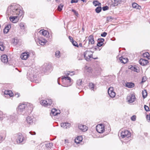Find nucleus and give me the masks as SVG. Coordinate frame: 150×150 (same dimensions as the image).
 I'll use <instances>...</instances> for the list:
<instances>
[{
    "label": "nucleus",
    "mask_w": 150,
    "mask_h": 150,
    "mask_svg": "<svg viewBox=\"0 0 150 150\" xmlns=\"http://www.w3.org/2000/svg\"><path fill=\"white\" fill-rule=\"evenodd\" d=\"M19 6L15 4H13L9 6L7 10L6 14L10 16L9 19L13 23H17L19 18L23 15V11L19 8Z\"/></svg>",
    "instance_id": "1"
},
{
    "label": "nucleus",
    "mask_w": 150,
    "mask_h": 150,
    "mask_svg": "<svg viewBox=\"0 0 150 150\" xmlns=\"http://www.w3.org/2000/svg\"><path fill=\"white\" fill-rule=\"evenodd\" d=\"M33 109V105L29 103L20 104L17 108V111L18 113H21L25 110L31 111Z\"/></svg>",
    "instance_id": "2"
},
{
    "label": "nucleus",
    "mask_w": 150,
    "mask_h": 150,
    "mask_svg": "<svg viewBox=\"0 0 150 150\" xmlns=\"http://www.w3.org/2000/svg\"><path fill=\"white\" fill-rule=\"evenodd\" d=\"M62 86L64 87H68L72 84L71 78L69 76H62Z\"/></svg>",
    "instance_id": "3"
},
{
    "label": "nucleus",
    "mask_w": 150,
    "mask_h": 150,
    "mask_svg": "<svg viewBox=\"0 0 150 150\" xmlns=\"http://www.w3.org/2000/svg\"><path fill=\"white\" fill-rule=\"evenodd\" d=\"M93 52L90 50L86 51L84 53L83 55L85 59L87 61H90L91 58L94 59H98V57L93 58Z\"/></svg>",
    "instance_id": "4"
},
{
    "label": "nucleus",
    "mask_w": 150,
    "mask_h": 150,
    "mask_svg": "<svg viewBox=\"0 0 150 150\" xmlns=\"http://www.w3.org/2000/svg\"><path fill=\"white\" fill-rule=\"evenodd\" d=\"M131 136V133L128 131L126 130H123L121 132L120 137L122 138H125L127 142L129 141L130 139L129 137Z\"/></svg>",
    "instance_id": "5"
},
{
    "label": "nucleus",
    "mask_w": 150,
    "mask_h": 150,
    "mask_svg": "<svg viewBox=\"0 0 150 150\" xmlns=\"http://www.w3.org/2000/svg\"><path fill=\"white\" fill-rule=\"evenodd\" d=\"M41 104L45 106L50 105L52 103V101L51 99H47L45 100H42L40 101Z\"/></svg>",
    "instance_id": "6"
},
{
    "label": "nucleus",
    "mask_w": 150,
    "mask_h": 150,
    "mask_svg": "<svg viewBox=\"0 0 150 150\" xmlns=\"http://www.w3.org/2000/svg\"><path fill=\"white\" fill-rule=\"evenodd\" d=\"M96 129L98 133H102L105 131V126L103 124L98 125L96 126Z\"/></svg>",
    "instance_id": "7"
},
{
    "label": "nucleus",
    "mask_w": 150,
    "mask_h": 150,
    "mask_svg": "<svg viewBox=\"0 0 150 150\" xmlns=\"http://www.w3.org/2000/svg\"><path fill=\"white\" fill-rule=\"evenodd\" d=\"M52 69V66L51 65L47 63L45 64L42 67V71L46 72Z\"/></svg>",
    "instance_id": "8"
},
{
    "label": "nucleus",
    "mask_w": 150,
    "mask_h": 150,
    "mask_svg": "<svg viewBox=\"0 0 150 150\" xmlns=\"http://www.w3.org/2000/svg\"><path fill=\"white\" fill-rule=\"evenodd\" d=\"M108 93L109 96L112 98L114 97L116 95V93L114 91L113 88L112 87H110L108 89Z\"/></svg>",
    "instance_id": "9"
},
{
    "label": "nucleus",
    "mask_w": 150,
    "mask_h": 150,
    "mask_svg": "<svg viewBox=\"0 0 150 150\" xmlns=\"http://www.w3.org/2000/svg\"><path fill=\"white\" fill-rule=\"evenodd\" d=\"M85 71L86 72V73L88 74H91L93 76H95L96 74H93L92 73V68L91 67H88L87 66H85L84 68Z\"/></svg>",
    "instance_id": "10"
},
{
    "label": "nucleus",
    "mask_w": 150,
    "mask_h": 150,
    "mask_svg": "<svg viewBox=\"0 0 150 150\" xmlns=\"http://www.w3.org/2000/svg\"><path fill=\"white\" fill-rule=\"evenodd\" d=\"M17 141L18 143L24 142V138L21 133H19L17 135Z\"/></svg>",
    "instance_id": "11"
},
{
    "label": "nucleus",
    "mask_w": 150,
    "mask_h": 150,
    "mask_svg": "<svg viewBox=\"0 0 150 150\" xmlns=\"http://www.w3.org/2000/svg\"><path fill=\"white\" fill-rule=\"evenodd\" d=\"M135 98L134 95L133 94H131L127 97V99L129 103L133 102L134 101Z\"/></svg>",
    "instance_id": "12"
},
{
    "label": "nucleus",
    "mask_w": 150,
    "mask_h": 150,
    "mask_svg": "<svg viewBox=\"0 0 150 150\" xmlns=\"http://www.w3.org/2000/svg\"><path fill=\"white\" fill-rule=\"evenodd\" d=\"M36 42L41 45H43L47 42V41L45 39L42 38H38L35 40Z\"/></svg>",
    "instance_id": "13"
},
{
    "label": "nucleus",
    "mask_w": 150,
    "mask_h": 150,
    "mask_svg": "<svg viewBox=\"0 0 150 150\" xmlns=\"http://www.w3.org/2000/svg\"><path fill=\"white\" fill-rule=\"evenodd\" d=\"M29 56V52H23L21 55L20 57L23 60H26Z\"/></svg>",
    "instance_id": "14"
},
{
    "label": "nucleus",
    "mask_w": 150,
    "mask_h": 150,
    "mask_svg": "<svg viewBox=\"0 0 150 150\" xmlns=\"http://www.w3.org/2000/svg\"><path fill=\"white\" fill-rule=\"evenodd\" d=\"M89 45H92L94 44L95 41L93 35H90L88 37Z\"/></svg>",
    "instance_id": "15"
},
{
    "label": "nucleus",
    "mask_w": 150,
    "mask_h": 150,
    "mask_svg": "<svg viewBox=\"0 0 150 150\" xmlns=\"http://www.w3.org/2000/svg\"><path fill=\"white\" fill-rule=\"evenodd\" d=\"M139 62L141 65L145 66L149 62L147 60L141 59L139 60Z\"/></svg>",
    "instance_id": "16"
},
{
    "label": "nucleus",
    "mask_w": 150,
    "mask_h": 150,
    "mask_svg": "<svg viewBox=\"0 0 150 150\" xmlns=\"http://www.w3.org/2000/svg\"><path fill=\"white\" fill-rule=\"evenodd\" d=\"M19 26L20 29L22 30H25L26 28V26L25 24L23 22H21L19 24Z\"/></svg>",
    "instance_id": "17"
},
{
    "label": "nucleus",
    "mask_w": 150,
    "mask_h": 150,
    "mask_svg": "<svg viewBox=\"0 0 150 150\" xmlns=\"http://www.w3.org/2000/svg\"><path fill=\"white\" fill-rule=\"evenodd\" d=\"M2 62L4 63H6L8 62L7 56L5 54L3 55L1 57Z\"/></svg>",
    "instance_id": "18"
},
{
    "label": "nucleus",
    "mask_w": 150,
    "mask_h": 150,
    "mask_svg": "<svg viewBox=\"0 0 150 150\" xmlns=\"http://www.w3.org/2000/svg\"><path fill=\"white\" fill-rule=\"evenodd\" d=\"M79 128L83 132L87 131L88 129V127L86 125L82 124L79 125Z\"/></svg>",
    "instance_id": "19"
},
{
    "label": "nucleus",
    "mask_w": 150,
    "mask_h": 150,
    "mask_svg": "<svg viewBox=\"0 0 150 150\" xmlns=\"http://www.w3.org/2000/svg\"><path fill=\"white\" fill-rule=\"evenodd\" d=\"M60 111L56 109H53L51 110V112L50 113L51 115H53L55 116L57 115V114H59Z\"/></svg>",
    "instance_id": "20"
},
{
    "label": "nucleus",
    "mask_w": 150,
    "mask_h": 150,
    "mask_svg": "<svg viewBox=\"0 0 150 150\" xmlns=\"http://www.w3.org/2000/svg\"><path fill=\"white\" fill-rule=\"evenodd\" d=\"M70 124L68 122L62 123L61 124V126L64 129H67L70 127Z\"/></svg>",
    "instance_id": "21"
},
{
    "label": "nucleus",
    "mask_w": 150,
    "mask_h": 150,
    "mask_svg": "<svg viewBox=\"0 0 150 150\" xmlns=\"http://www.w3.org/2000/svg\"><path fill=\"white\" fill-rule=\"evenodd\" d=\"M129 68L132 71L137 72H139L140 71L139 68L137 66H132Z\"/></svg>",
    "instance_id": "22"
},
{
    "label": "nucleus",
    "mask_w": 150,
    "mask_h": 150,
    "mask_svg": "<svg viewBox=\"0 0 150 150\" xmlns=\"http://www.w3.org/2000/svg\"><path fill=\"white\" fill-rule=\"evenodd\" d=\"M4 93L5 95H9L10 97H12L13 95V93L11 90H5Z\"/></svg>",
    "instance_id": "23"
},
{
    "label": "nucleus",
    "mask_w": 150,
    "mask_h": 150,
    "mask_svg": "<svg viewBox=\"0 0 150 150\" xmlns=\"http://www.w3.org/2000/svg\"><path fill=\"white\" fill-rule=\"evenodd\" d=\"M82 140V137L81 136H78L75 139V142L77 144H78L81 142Z\"/></svg>",
    "instance_id": "24"
},
{
    "label": "nucleus",
    "mask_w": 150,
    "mask_h": 150,
    "mask_svg": "<svg viewBox=\"0 0 150 150\" xmlns=\"http://www.w3.org/2000/svg\"><path fill=\"white\" fill-rule=\"evenodd\" d=\"M40 33L43 36L47 37H48L49 33L46 30H41L40 31Z\"/></svg>",
    "instance_id": "25"
},
{
    "label": "nucleus",
    "mask_w": 150,
    "mask_h": 150,
    "mask_svg": "<svg viewBox=\"0 0 150 150\" xmlns=\"http://www.w3.org/2000/svg\"><path fill=\"white\" fill-rule=\"evenodd\" d=\"M119 59L120 62L124 64L126 63L128 61V59L127 58H124L122 57H120Z\"/></svg>",
    "instance_id": "26"
},
{
    "label": "nucleus",
    "mask_w": 150,
    "mask_h": 150,
    "mask_svg": "<svg viewBox=\"0 0 150 150\" xmlns=\"http://www.w3.org/2000/svg\"><path fill=\"white\" fill-rule=\"evenodd\" d=\"M5 44L3 42H0V50L3 51L5 49Z\"/></svg>",
    "instance_id": "27"
},
{
    "label": "nucleus",
    "mask_w": 150,
    "mask_h": 150,
    "mask_svg": "<svg viewBox=\"0 0 150 150\" xmlns=\"http://www.w3.org/2000/svg\"><path fill=\"white\" fill-rule=\"evenodd\" d=\"M112 1L114 6H117L121 2L120 0H112Z\"/></svg>",
    "instance_id": "28"
},
{
    "label": "nucleus",
    "mask_w": 150,
    "mask_h": 150,
    "mask_svg": "<svg viewBox=\"0 0 150 150\" xmlns=\"http://www.w3.org/2000/svg\"><path fill=\"white\" fill-rule=\"evenodd\" d=\"M89 87L90 89L91 90H93V91H94L95 89V85L94 84L92 83H89Z\"/></svg>",
    "instance_id": "29"
},
{
    "label": "nucleus",
    "mask_w": 150,
    "mask_h": 150,
    "mask_svg": "<svg viewBox=\"0 0 150 150\" xmlns=\"http://www.w3.org/2000/svg\"><path fill=\"white\" fill-rule=\"evenodd\" d=\"M11 28V25H8L5 27L3 31L4 33H7L8 32V30Z\"/></svg>",
    "instance_id": "30"
},
{
    "label": "nucleus",
    "mask_w": 150,
    "mask_h": 150,
    "mask_svg": "<svg viewBox=\"0 0 150 150\" xmlns=\"http://www.w3.org/2000/svg\"><path fill=\"white\" fill-rule=\"evenodd\" d=\"M132 6L133 8H136L140 9L141 8V6L138 5L137 3H134L132 4Z\"/></svg>",
    "instance_id": "31"
},
{
    "label": "nucleus",
    "mask_w": 150,
    "mask_h": 150,
    "mask_svg": "<svg viewBox=\"0 0 150 150\" xmlns=\"http://www.w3.org/2000/svg\"><path fill=\"white\" fill-rule=\"evenodd\" d=\"M26 122L29 124L33 122L32 118L29 116H28L26 118Z\"/></svg>",
    "instance_id": "32"
},
{
    "label": "nucleus",
    "mask_w": 150,
    "mask_h": 150,
    "mask_svg": "<svg viewBox=\"0 0 150 150\" xmlns=\"http://www.w3.org/2000/svg\"><path fill=\"white\" fill-rule=\"evenodd\" d=\"M134 86V84L132 83H127L126 85V86L129 88H133Z\"/></svg>",
    "instance_id": "33"
},
{
    "label": "nucleus",
    "mask_w": 150,
    "mask_h": 150,
    "mask_svg": "<svg viewBox=\"0 0 150 150\" xmlns=\"http://www.w3.org/2000/svg\"><path fill=\"white\" fill-rule=\"evenodd\" d=\"M142 94L143 97L144 98H145L147 95V91L146 90H144L142 91Z\"/></svg>",
    "instance_id": "34"
},
{
    "label": "nucleus",
    "mask_w": 150,
    "mask_h": 150,
    "mask_svg": "<svg viewBox=\"0 0 150 150\" xmlns=\"http://www.w3.org/2000/svg\"><path fill=\"white\" fill-rule=\"evenodd\" d=\"M93 4L95 6H100L101 5V3L96 0H95L93 1Z\"/></svg>",
    "instance_id": "35"
},
{
    "label": "nucleus",
    "mask_w": 150,
    "mask_h": 150,
    "mask_svg": "<svg viewBox=\"0 0 150 150\" xmlns=\"http://www.w3.org/2000/svg\"><path fill=\"white\" fill-rule=\"evenodd\" d=\"M5 115L3 112L0 111V120H2L5 117Z\"/></svg>",
    "instance_id": "36"
},
{
    "label": "nucleus",
    "mask_w": 150,
    "mask_h": 150,
    "mask_svg": "<svg viewBox=\"0 0 150 150\" xmlns=\"http://www.w3.org/2000/svg\"><path fill=\"white\" fill-rule=\"evenodd\" d=\"M102 10V8L101 7L99 6L97 7L95 9L96 12L97 13H99Z\"/></svg>",
    "instance_id": "37"
},
{
    "label": "nucleus",
    "mask_w": 150,
    "mask_h": 150,
    "mask_svg": "<svg viewBox=\"0 0 150 150\" xmlns=\"http://www.w3.org/2000/svg\"><path fill=\"white\" fill-rule=\"evenodd\" d=\"M64 6V5L62 4H60L58 7L57 9L59 11H61L62 9V8Z\"/></svg>",
    "instance_id": "38"
},
{
    "label": "nucleus",
    "mask_w": 150,
    "mask_h": 150,
    "mask_svg": "<svg viewBox=\"0 0 150 150\" xmlns=\"http://www.w3.org/2000/svg\"><path fill=\"white\" fill-rule=\"evenodd\" d=\"M55 55L57 58H59L60 57V52L59 51H56L55 52Z\"/></svg>",
    "instance_id": "39"
},
{
    "label": "nucleus",
    "mask_w": 150,
    "mask_h": 150,
    "mask_svg": "<svg viewBox=\"0 0 150 150\" xmlns=\"http://www.w3.org/2000/svg\"><path fill=\"white\" fill-rule=\"evenodd\" d=\"M143 56L144 57L148 58L149 56V54L148 52H146L143 54Z\"/></svg>",
    "instance_id": "40"
},
{
    "label": "nucleus",
    "mask_w": 150,
    "mask_h": 150,
    "mask_svg": "<svg viewBox=\"0 0 150 150\" xmlns=\"http://www.w3.org/2000/svg\"><path fill=\"white\" fill-rule=\"evenodd\" d=\"M34 80L35 82L36 83H38L40 82L41 81V79L40 78H34Z\"/></svg>",
    "instance_id": "41"
},
{
    "label": "nucleus",
    "mask_w": 150,
    "mask_h": 150,
    "mask_svg": "<svg viewBox=\"0 0 150 150\" xmlns=\"http://www.w3.org/2000/svg\"><path fill=\"white\" fill-rule=\"evenodd\" d=\"M82 80L79 79L77 80V84L78 85L80 86L81 85L82 83Z\"/></svg>",
    "instance_id": "42"
},
{
    "label": "nucleus",
    "mask_w": 150,
    "mask_h": 150,
    "mask_svg": "<svg viewBox=\"0 0 150 150\" xmlns=\"http://www.w3.org/2000/svg\"><path fill=\"white\" fill-rule=\"evenodd\" d=\"M72 43L74 46L75 47H78L79 46L78 45L77 42L76 41H73V42H72Z\"/></svg>",
    "instance_id": "43"
},
{
    "label": "nucleus",
    "mask_w": 150,
    "mask_h": 150,
    "mask_svg": "<svg viewBox=\"0 0 150 150\" xmlns=\"http://www.w3.org/2000/svg\"><path fill=\"white\" fill-rule=\"evenodd\" d=\"M72 11L74 12V14L76 16H78V15H79V14H78V12L76 11V10L73 9H72Z\"/></svg>",
    "instance_id": "44"
},
{
    "label": "nucleus",
    "mask_w": 150,
    "mask_h": 150,
    "mask_svg": "<svg viewBox=\"0 0 150 150\" xmlns=\"http://www.w3.org/2000/svg\"><path fill=\"white\" fill-rule=\"evenodd\" d=\"M136 115H134L131 117V120L133 121H135L136 120Z\"/></svg>",
    "instance_id": "45"
},
{
    "label": "nucleus",
    "mask_w": 150,
    "mask_h": 150,
    "mask_svg": "<svg viewBox=\"0 0 150 150\" xmlns=\"http://www.w3.org/2000/svg\"><path fill=\"white\" fill-rule=\"evenodd\" d=\"M104 41V39L102 38L98 39V42H101V43H103V42Z\"/></svg>",
    "instance_id": "46"
},
{
    "label": "nucleus",
    "mask_w": 150,
    "mask_h": 150,
    "mask_svg": "<svg viewBox=\"0 0 150 150\" xmlns=\"http://www.w3.org/2000/svg\"><path fill=\"white\" fill-rule=\"evenodd\" d=\"M109 8V7L108 6H103L102 8V9L103 11H105L108 10Z\"/></svg>",
    "instance_id": "47"
},
{
    "label": "nucleus",
    "mask_w": 150,
    "mask_h": 150,
    "mask_svg": "<svg viewBox=\"0 0 150 150\" xmlns=\"http://www.w3.org/2000/svg\"><path fill=\"white\" fill-rule=\"evenodd\" d=\"M144 108L145 110L146 111H149V108L148 106L146 105H144Z\"/></svg>",
    "instance_id": "48"
},
{
    "label": "nucleus",
    "mask_w": 150,
    "mask_h": 150,
    "mask_svg": "<svg viewBox=\"0 0 150 150\" xmlns=\"http://www.w3.org/2000/svg\"><path fill=\"white\" fill-rule=\"evenodd\" d=\"M107 34V33H106L105 32H104L103 33H102V34H101V36L102 37H105L106 36Z\"/></svg>",
    "instance_id": "49"
},
{
    "label": "nucleus",
    "mask_w": 150,
    "mask_h": 150,
    "mask_svg": "<svg viewBox=\"0 0 150 150\" xmlns=\"http://www.w3.org/2000/svg\"><path fill=\"white\" fill-rule=\"evenodd\" d=\"M103 43H101L99 42H98V43L97 44V46L98 47H100L103 45Z\"/></svg>",
    "instance_id": "50"
},
{
    "label": "nucleus",
    "mask_w": 150,
    "mask_h": 150,
    "mask_svg": "<svg viewBox=\"0 0 150 150\" xmlns=\"http://www.w3.org/2000/svg\"><path fill=\"white\" fill-rule=\"evenodd\" d=\"M78 2V0H71V3H77Z\"/></svg>",
    "instance_id": "51"
},
{
    "label": "nucleus",
    "mask_w": 150,
    "mask_h": 150,
    "mask_svg": "<svg viewBox=\"0 0 150 150\" xmlns=\"http://www.w3.org/2000/svg\"><path fill=\"white\" fill-rule=\"evenodd\" d=\"M69 39L70 40V41L72 42H73V38L71 37V36H69Z\"/></svg>",
    "instance_id": "52"
},
{
    "label": "nucleus",
    "mask_w": 150,
    "mask_h": 150,
    "mask_svg": "<svg viewBox=\"0 0 150 150\" xmlns=\"http://www.w3.org/2000/svg\"><path fill=\"white\" fill-rule=\"evenodd\" d=\"M3 137L2 136L0 135V143L3 141Z\"/></svg>",
    "instance_id": "53"
},
{
    "label": "nucleus",
    "mask_w": 150,
    "mask_h": 150,
    "mask_svg": "<svg viewBox=\"0 0 150 150\" xmlns=\"http://www.w3.org/2000/svg\"><path fill=\"white\" fill-rule=\"evenodd\" d=\"M69 73H70V71H66L65 72V74L67 76H68V75H69Z\"/></svg>",
    "instance_id": "54"
},
{
    "label": "nucleus",
    "mask_w": 150,
    "mask_h": 150,
    "mask_svg": "<svg viewBox=\"0 0 150 150\" xmlns=\"http://www.w3.org/2000/svg\"><path fill=\"white\" fill-rule=\"evenodd\" d=\"M29 133L31 135H35V133L34 132H30Z\"/></svg>",
    "instance_id": "55"
},
{
    "label": "nucleus",
    "mask_w": 150,
    "mask_h": 150,
    "mask_svg": "<svg viewBox=\"0 0 150 150\" xmlns=\"http://www.w3.org/2000/svg\"><path fill=\"white\" fill-rule=\"evenodd\" d=\"M15 96L17 97H18L19 96V94L18 93H17V94L16 93L15 94Z\"/></svg>",
    "instance_id": "56"
},
{
    "label": "nucleus",
    "mask_w": 150,
    "mask_h": 150,
    "mask_svg": "<svg viewBox=\"0 0 150 150\" xmlns=\"http://www.w3.org/2000/svg\"><path fill=\"white\" fill-rule=\"evenodd\" d=\"M79 46L81 47H82V44L81 43H80L79 44Z\"/></svg>",
    "instance_id": "57"
},
{
    "label": "nucleus",
    "mask_w": 150,
    "mask_h": 150,
    "mask_svg": "<svg viewBox=\"0 0 150 150\" xmlns=\"http://www.w3.org/2000/svg\"><path fill=\"white\" fill-rule=\"evenodd\" d=\"M16 42H17V40L14 39V42H13L14 43L15 42L16 43H17Z\"/></svg>",
    "instance_id": "58"
},
{
    "label": "nucleus",
    "mask_w": 150,
    "mask_h": 150,
    "mask_svg": "<svg viewBox=\"0 0 150 150\" xmlns=\"http://www.w3.org/2000/svg\"><path fill=\"white\" fill-rule=\"evenodd\" d=\"M49 144H50V146H51H51L52 145V143H50Z\"/></svg>",
    "instance_id": "59"
},
{
    "label": "nucleus",
    "mask_w": 150,
    "mask_h": 150,
    "mask_svg": "<svg viewBox=\"0 0 150 150\" xmlns=\"http://www.w3.org/2000/svg\"><path fill=\"white\" fill-rule=\"evenodd\" d=\"M121 2H125V0H120Z\"/></svg>",
    "instance_id": "60"
},
{
    "label": "nucleus",
    "mask_w": 150,
    "mask_h": 150,
    "mask_svg": "<svg viewBox=\"0 0 150 150\" xmlns=\"http://www.w3.org/2000/svg\"><path fill=\"white\" fill-rule=\"evenodd\" d=\"M55 1L57 2H58L59 1V0H55Z\"/></svg>",
    "instance_id": "61"
},
{
    "label": "nucleus",
    "mask_w": 150,
    "mask_h": 150,
    "mask_svg": "<svg viewBox=\"0 0 150 150\" xmlns=\"http://www.w3.org/2000/svg\"><path fill=\"white\" fill-rule=\"evenodd\" d=\"M59 79V78H58V83L59 84H59V81H58Z\"/></svg>",
    "instance_id": "62"
},
{
    "label": "nucleus",
    "mask_w": 150,
    "mask_h": 150,
    "mask_svg": "<svg viewBox=\"0 0 150 150\" xmlns=\"http://www.w3.org/2000/svg\"><path fill=\"white\" fill-rule=\"evenodd\" d=\"M81 59H80V58H78V60H81Z\"/></svg>",
    "instance_id": "63"
},
{
    "label": "nucleus",
    "mask_w": 150,
    "mask_h": 150,
    "mask_svg": "<svg viewBox=\"0 0 150 150\" xmlns=\"http://www.w3.org/2000/svg\"><path fill=\"white\" fill-rule=\"evenodd\" d=\"M51 0H47L48 1H50Z\"/></svg>",
    "instance_id": "64"
}]
</instances>
